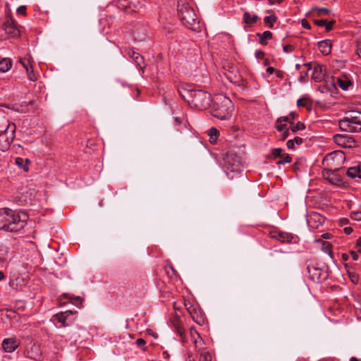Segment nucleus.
I'll return each instance as SVG.
<instances>
[{
	"label": "nucleus",
	"instance_id": "33",
	"mask_svg": "<svg viewBox=\"0 0 361 361\" xmlns=\"http://www.w3.org/2000/svg\"><path fill=\"white\" fill-rule=\"evenodd\" d=\"M199 361H212V355L207 351L200 353Z\"/></svg>",
	"mask_w": 361,
	"mask_h": 361
},
{
	"label": "nucleus",
	"instance_id": "41",
	"mask_svg": "<svg viewBox=\"0 0 361 361\" xmlns=\"http://www.w3.org/2000/svg\"><path fill=\"white\" fill-rule=\"evenodd\" d=\"M135 343H136V345H137L139 348H142L143 350H146V348H145V344H146V341H145L144 339H142V338H138V339H137V341H136V342H135Z\"/></svg>",
	"mask_w": 361,
	"mask_h": 361
},
{
	"label": "nucleus",
	"instance_id": "21",
	"mask_svg": "<svg viewBox=\"0 0 361 361\" xmlns=\"http://www.w3.org/2000/svg\"><path fill=\"white\" fill-rule=\"evenodd\" d=\"M231 70H229V73L227 75V78L231 81L238 82H239L240 79V75L238 71V70L233 67L231 66L229 68Z\"/></svg>",
	"mask_w": 361,
	"mask_h": 361
},
{
	"label": "nucleus",
	"instance_id": "42",
	"mask_svg": "<svg viewBox=\"0 0 361 361\" xmlns=\"http://www.w3.org/2000/svg\"><path fill=\"white\" fill-rule=\"evenodd\" d=\"M278 122L286 123L288 122L290 125L293 124V121L290 120L289 116H282L278 118Z\"/></svg>",
	"mask_w": 361,
	"mask_h": 361
},
{
	"label": "nucleus",
	"instance_id": "15",
	"mask_svg": "<svg viewBox=\"0 0 361 361\" xmlns=\"http://www.w3.org/2000/svg\"><path fill=\"white\" fill-rule=\"evenodd\" d=\"M324 176L325 178L333 185L341 186L343 184L342 178L334 171H327Z\"/></svg>",
	"mask_w": 361,
	"mask_h": 361
},
{
	"label": "nucleus",
	"instance_id": "48",
	"mask_svg": "<svg viewBox=\"0 0 361 361\" xmlns=\"http://www.w3.org/2000/svg\"><path fill=\"white\" fill-rule=\"evenodd\" d=\"M355 248L357 249L358 252L361 253V237H360L355 243Z\"/></svg>",
	"mask_w": 361,
	"mask_h": 361
},
{
	"label": "nucleus",
	"instance_id": "2",
	"mask_svg": "<svg viewBox=\"0 0 361 361\" xmlns=\"http://www.w3.org/2000/svg\"><path fill=\"white\" fill-rule=\"evenodd\" d=\"M27 215L8 208L0 209V230L16 232L23 229L27 224Z\"/></svg>",
	"mask_w": 361,
	"mask_h": 361
},
{
	"label": "nucleus",
	"instance_id": "5",
	"mask_svg": "<svg viewBox=\"0 0 361 361\" xmlns=\"http://www.w3.org/2000/svg\"><path fill=\"white\" fill-rule=\"evenodd\" d=\"M225 171L228 178H234L235 175L243 172V162L240 157L233 151L228 152L224 157Z\"/></svg>",
	"mask_w": 361,
	"mask_h": 361
},
{
	"label": "nucleus",
	"instance_id": "50",
	"mask_svg": "<svg viewBox=\"0 0 361 361\" xmlns=\"http://www.w3.org/2000/svg\"><path fill=\"white\" fill-rule=\"evenodd\" d=\"M357 252H358L353 251V250L350 251V255H351L353 260H355V261H357L358 259L359 256H358Z\"/></svg>",
	"mask_w": 361,
	"mask_h": 361
},
{
	"label": "nucleus",
	"instance_id": "10",
	"mask_svg": "<svg viewBox=\"0 0 361 361\" xmlns=\"http://www.w3.org/2000/svg\"><path fill=\"white\" fill-rule=\"evenodd\" d=\"M118 7L119 8H129L133 11H136L141 8V0H119Z\"/></svg>",
	"mask_w": 361,
	"mask_h": 361
},
{
	"label": "nucleus",
	"instance_id": "24",
	"mask_svg": "<svg viewBox=\"0 0 361 361\" xmlns=\"http://www.w3.org/2000/svg\"><path fill=\"white\" fill-rule=\"evenodd\" d=\"M257 36L259 37V42L262 45H267L268 40L272 38V33L267 30L262 34L257 33Z\"/></svg>",
	"mask_w": 361,
	"mask_h": 361
},
{
	"label": "nucleus",
	"instance_id": "45",
	"mask_svg": "<svg viewBox=\"0 0 361 361\" xmlns=\"http://www.w3.org/2000/svg\"><path fill=\"white\" fill-rule=\"evenodd\" d=\"M283 49L284 52L289 53L293 51V47L289 44L283 45Z\"/></svg>",
	"mask_w": 361,
	"mask_h": 361
},
{
	"label": "nucleus",
	"instance_id": "39",
	"mask_svg": "<svg viewBox=\"0 0 361 361\" xmlns=\"http://www.w3.org/2000/svg\"><path fill=\"white\" fill-rule=\"evenodd\" d=\"M309 99L307 98H300L297 101V106H307L309 104Z\"/></svg>",
	"mask_w": 361,
	"mask_h": 361
},
{
	"label": "nucleus",
	"instance_id": "55",
	"mask_svg": "<svg viewBox=\"0 0 361 361\" xmlns=\"http://www.w3.org/2000/svg\"><path fill=\"white\" fill-rule=\"evenodd\" d=\"M307 70L305 72L304 74L301 73L300 80L301 82H303L305 80V77L307 75Z\"/></svg>",
	"mask_w": 361,
	"mask_h": 361
},
{
	"label": "nucleus",
	"instance_id": "34",
	"mask_svg": "<svg viewBox=\"0 0 361 361\" xmlns=\"http://www.w3.org/2000/svg\"><path fill=\"white\" fill-rule=\"evenodd\" d=\"M290 130L293 133H296L298 130H301L305 128V126L303 123L299 121L295 125H291Z\"/></svg>",
	"mask_w": 361,
	"mask_h": 361
},
{
	"label": "nucleus",
	"instance_id": "18",
	"mask_svg": "<svg viewBox=\"0 0 361 361\" xmlns=\"http://www.w3.org/2000/svg\"><path fill=\"white\" fill-rule=\"evenodd\" d=\"M73 315V312L71 311H66L65 312H60L55 315L56 319H58L59 322L61 323L63 326H68V324L67 322L71 320V317Z\"/></svg>",
	"mask_w": 361,
	"mask_h": 361
},
{
	"label": "nucleus",
	"instance_id": "36",
	"mask_svg": "<svg viewBox=\"0 0 361 361\" xmlns=\"http://www.w3.org/2000/svg\"><path fill=\"white\" fill-rule=\"evenodd\" d=\"M281 157V159L280 161H278L276 162V164H285L291 162L292 159L288 154H283Z\"/></svg>",
	"mask_w": 361,
	"mask_h": 361
},
{
	"label": "nucleus",
	"instance_id": "32",
	"mask_svg": "<svg viewBox=\"0 0 361 361\" xmlns=\"http://www.w3.org/2000/svg\"><path fill=\"white\" fill-rule=\"evenodd\" d=\"M348 276L353 283H357L359 280L358 274L352 269H348Z\"/></svg>",
	"mask_w": 361,
	"mask_h": 361
},
{
	"label": "nucleus",
	"instance_id": "60",
	"mask_svg": "<svg viewBox=\"0 0 361 361\" xmlns=\"http://www.w3.org/2000/svg\"><path fill=\"white\" fill-rule=\"evenodd\" d=\"M175 121L176 123H182V118H179V117H176L175 118Z\"/></svg>",
	"mask_w": 361,
	"mask_h": 361
},
{
	"label": "nucleus",
	"instance_id": "11",
	"mask_svg": "<svg viewBox=\"0 0 361 361\" xmlns=\"http://www.w3.org/2000/svg\"><path fill=\"white\" fill-rule=\"evenodd\" d=\"M4 30L11 37H17L20 35V30L16 23L12 19L4 24Z\"/></svg>",
	"mask_w": 361,
	"mask_h": 361
},
{
	"label": "nucleus",
	"instance_id": "47",
	"mask_svg": "<svg viewBox=\"0 0 361 361\" xmlns=\"http://www.w3.org/2000/svg\"><path fill=\"white\" fill-rule=\"evenodd\" d=\"M314 23L318 25V26H320V27H324V25L326 24V20H314Z\"/></svg>",
	"mask_w": 361,
	"mask_h": 361
},
{
	"label": "nucleus",
	"instance_id": "19",
	"mask_svg": "<svg viewBox=\"0 0 361 361\" xmlns=\"http://www.w3.org/2000/svg\"><path fill=\"white\" fill-rule=\"evenodd\" d=\"M318 49L324 55H328L331 51V42L329 39L322 40L318 42Z\"/></svg>",
	"mask_w": 361,
	"mask_h": 361
},
{
	"label": "nucleus",
	"instance_id": "27",
	"mask_svg": "<svg viewBox=\"0 0 361 361\" xmlns=\"http://www.w3.org/2000/svg\"><path fill=\"white\" fill-rule=\"evenodd\" d=\"M16 164L18 165L20 168L23 169L25 171H28L29 170V160L28 159H24L21 157H17L16 159Z\"/></svg>",
	"mask_w": 361,
	"mask_h": 361
},
{
	"label": "nucleus",
	"instance_id": "38",
	"mask_svg": "<svg viewBox=\"0 0 361 361\" xmlns=\"http://www.w3.org/2000/svg\"><path fill=\"white\" fill-rule=\"evenodd\" d=\"M276 128L279 132H282L288 129L286 127V124L283 122H278V119L276 120Z\"/></svg>",
	"mask_w": 361,
	"mask_h": 361
},
{
	"label": "nucleus",
	"instance_id": "30",
	"mask_svg": "<svg viewBox=\"0 0 361 361\" xmlns=\"http://www.w3.org/2000/svg\"><path fill=\"white\" fill-rule=\"evenodd\" d=\"M312 12L314 15H317L318 16H323L325 15H328L330 11L326 8H314L312 9Z\"/></svg>",
	"mask_w": 361,
	"mask_h": 361
},
{
	"label": "nucleus",
	"instance_id": "35",
	"mask_svg": "<svg viewBox=\"0 0 361 361\" xmlns=\"http://www.w3.org/2000/svg\"><path fill=\"white\" fill-rule=\"evenodd\" d=\"M276 20V17L274 16H266L264 19V23L269 26L273 27V23Z\"/></svg>",
	"mask_w": 361,
	"mask_h": 361
},
{
	"label": "nucleus",
	"instance_id": "14",
	"mask_svg": "<svg viewBox=\"0 0 361 361\" xmlns=\"http://www.w3.org/2000/svg\"><path fill=\"white\" fill-rule=\"evenodd\" d=\"M126 54L128 57L133 59L137 68L142 70L144 69V66H142V65L144 63L143 57L139 53L136 52L133 49H130L127 50Z\"/></svg>",
	"mask_w": 361,
	"mask_h": 361
},
{
	"label": "nucleus",
	"instance_id": "52",
	"mask_svg": "<svg viewBox=\"0 0 361 361\" xmlns=\"http://www.w3.org/2000/svg\"><path fill=\"white\" fill-rule=\"evenodd\" d=\"M344 232L347 235H350L353 232V228L351 227H345L344 228Z\"/></svg>",
	"mask_w": 361,
	"mask_h": 361
},
{
	"label": "nucleus",
	"instance_id": "59",
	"mask_svg": "<svg viewBox=\"0 0 361 361\" xmlns=\"http://www.w3.org/2000/svg\"><path fill=\"white\" fill-rule=\"evenodd\" d=\"M349 258V256L347 254H343L342 255V259L344 260V261H347Z\"/></svg>",
	"mask_w": 361,
	"mask_h": 361
},
{
	"label": "nucleus",
	"instance_id": "56",
	"mask_svg": "<svg viewBox=\"0 0 361 361\" xmlns=\"http://www.w3.org/2000/svg\"><path fill=\"white\" fill-rule=\"evenodd\" d=\"M276 71L273 68V67H268L267 68V72L269 74H272L274 73V72H276Z\"/></svg>",
	"mask_w": 361,
	"mask_h": 361
},
{
	"label": "nucleus",
	"instance_id": "64",
	"mask_svg": "<svg viewBox=\"0 0 361 361\" xmlns=\"http://www.w3.org/2000/svg\"><path fill=\"white\" fill-rule=\"evenodd\" d=\"M350 361H359L357 358H356L355 357H352L350 359Z\"/></svg>",
	"mask_w": 361,
	"mask_h": 361
},
{
	"label": "nucleus",
	"instance_id": "6",
	"mask_svg": "<svg viewBox=\"0 0 361 361\" xmlns=\"http://www.w3.org/2000/svg\"><path fill=\"white\" fill-rule=\"evenodd\" d=\"M15 131L16 125L13 123H8L4 130L0 131V150L4 152L9 148L14 139Z\"/></svg>",
	"mask_w": 361,
	"mask_h": 361
},
{
	"label": "nucleus",
	"instance_id": "61",
	"mask_svg": "<svg viewBox=\"0 0 361 361\" xmlns=\"http://www.w3.org/2000/svg\"><path fill=\"white\" fill-rule=\"evenodd\" d=\"M323 246L326 247V249H329L331 247V245L328 242H324Z\"/></svg>",
	"mask_w": 361,
	"mask_h": 361
},
{
	"label": "nucleus",
	"instance_id": "1",
	"mask_svg": "<svg viewBox=\"0 0 361 361\" xmlns=\"http://www.w3.org/2000/svg\"><path fill=\"white\" fill-rule=\"evenodd\" d=\"M180 96L192 107L198 110L209 108L212 103V96L203 90H193L190 85L178 87Z\"/></svg>",
	"mask_w": 361,
	"mask_h": 361
},
{
	"label": "nucleus",
	"instance_id": "25",
	"mask_svg": "<svg viewBox=\"0 0 361 361\" xmlns=\"http://www.w3.org/2000/svg\"><path fill=\"white\" fill-rule=\"evenodd\" d=\"M259 19L258 16L254 14L251 15L249 12L245 11L243 13V20L247 25H252Z\"/></svg>",
	"mask_w": 361,
	"mask_h": 361
},
{
	"label": "nucleus",
	"instance_id": "54",
	"mask_svg": "<svg viewBox=\"0 0 361 361\" xmlns=\"http://www.w3.org/2000/svg\"><path fill=\"white\" fill-rule=\"evenodd\" d=\"M302 25L303 27H305L307 29H310V26L309 23L305 20H303L302 21Z\"/></svg>",
	"mask_w": 361,
	"mask_h": 361
},
{
	"label": "nucleus",
	"instance_id": "46",
	"mask_svg": "<svg viewBox=\"0 0 361 361\" xmlns=\"http://www.w3.org/2000/svg\"><path fill=\"white\" fill-rule=\"evenodd\" d=\"M281 133V140H285L288 136H289V129H286V130H283Z\"/></svg>",
	"mask_w": 361,
	"mask_h": 361
},
{
	"label": "nucleus",
	"instance_id": "28",
	"mask_svg": "<svg viewBox=\"0 0 361 361\" xmlns=\"http://www.w3.org/2000/svg\"><path fill=\"white\" fill-rule=\"evenodd\" d=\"M337 83L338 86L343 90H348V87L351 85L350 81L347 78H337Z\"/></svg>",
	"mask_w": 361,
	"mask_h": 361
},
{
	"label": "nucleus",
	"instance_id": "20",
	"mask_svg": "<svg viewBox=\"0 0 361 361\" xmlns=\"http://www.w3.org/2000/svg\"><path fill=\"white\" fill-rule=\"evenodd\" d=\"M12 67L11 60L8 58H0V72L6 73Z\"/></svg>",
	"mask_w": 361,
	"mask_h": 361
},
{
	"label": "nucleus",
	"instance_id": "57",
	"mask_svg": "<svg viewBox=\"0 0 361 361\" xmlns=\"http://www.w3.org/2000/svg\"><path fill=\"white\" fill-rule=\"evenodd\" d=\"M290 118H290V120H292V121H293V120L295 118V117H297V116H298V115H297V114H296V113H295V112H293V111H291V112L290 113Z\"/></svg>",
	"mask_w": 361,
	"mask_h": 361
},
{
	"label": "nucleus",
	"instance_id": "31",
	"mask_svg": "<svg viewBox=\"0 0 361 361\" xmlns=\"http://www.w3.org/2000/svg\"><path fill=\"white\" fill-rule=\"evenodd\" d=\"M219 133L218 130L214 128H212L208 130V135L210 137V142L211 143H215L216 140V135Z\"/></svg>",
	"mask_w": 361,
	"mask_h": 361
},
{
	"label": "nucleus",
	"instance_id": "63",
	"mask_svg": "<svg viewBox=\"0 0 361 361\" xmlns=\"http://www.w3.org/2000/svg\"><path fill=\"white\" fill-rule=\"evenodd\" d=\"M302 65L296 64V65H295V68H296L297 70H300V68H302Z\"/></svg>",
	"mask_w": 361,
	"mask_h": 361
},
{
	"label": "nucleus",
	"instance_id": "37",
	"mask_svg": "<svg viewBox=\"0 0 361 361\" xmlns=\"http://www.w3.org/2000/svg\"><path fill=\"white\" fill-rule=\"evenodd\" d=\"M20 63L22 64V66L26 70L27 72L30 71V68H31V63L29 59H21L20 60Z\"/></svg>",
	"mask_w": 361,
	"mask_h": 361
},
{
	"label": "nucleus",
	"instance_id": "9",
	"mask_svg": "<svg viewBox=\"0 0 361 361\" xmlns=\"http://www.w3.org/2000/svg\"><path fill=\"white\" fill-rule=\"evenodd\" d=\"M269 236L271 238L275 239L282 243H291L294 238V235L292 233L277 230L270 231Z\"/></svg>",
	"mask_w": 361,
	"mask_h": 361
},
{
	"label": "nucleus",
	"instance_id": "17",
	"mask_svg": "<svg viewBox=\"0 0 361 361\" xmlns=\"http://www.w3.org/2000/svg\"><path fill=\"white\" fill-rule=\"evenodd\" d=\"M346 174L353 179L357 178L361 179V164L350 167L347 170Z\"/></svg>",
	"mask_w": 361,
	"mask_h": 361
},
{
	"label": "nucleus",
	"instance_id": "8",
	"mask_svg": "<svg viewBox=\"0 0 361 361\" xmlns=\"http://www.w3.org/2000/svg\"><path fill=\"white\" fill-rule=\"evenodd\" d=\"M338 126L341 130L346 133H355L361 131V126L357 125L356 123L345 118V116L338 121Z\"/></svg>",
	"mask_w": 361,
	"mask_h": 361
},
{
	"label": "nucleus",
	"instance_id": "62",
	"mask_svg": "<svg viewBox=\"0 0 361 361\" xmlns=\"http://www.w3.org/2000/svg\"><path fill=\"white\" fill-rule=\"evenodd\" d=\"M357 54L360 58H361V48L358 47L356 51Z\"/></svg>",
	"mask_w": 361,
	"mask_h": 361
},
{
	"label": "nucleus",
	"instance_id": "23",
	"mask_svg": "<svg viewBox=\"0 0 361 361\" xmlns=\"http://www.w3.org/2000/svg\"><path fill=\"white\" fill-rule=\"evenodd\" d=\"M308 272L312 280L319 281L321 279L322 270L316 267H307Z\"/></svg>",
	"mask_w": 361,
	"mask_h": 361
},
{
	"label": "nucleus",
	"instance_id": "4",
	"mask_svg": "<svg viewBox=\"0 0 361 361\" xmlns=\"http://www.w3.org/2000/svg\"><path fill=\"white\" fill-rule=\"evenodd\" d=\"M210 107L213 116L219 120H226L230 118L233 110V104L229 98L220 94L213 99Z\"/></svg>",
	"mask_w": 361,
	"mask_h": 361
},
{
	"label": "nucleus",
	"instance_id": "53",
	"mask_svg": "<svg viewBox=\"0 0 361 361\" xmlns=\"http://www.w3.org/2000/svg\"><path fill=\"white\" fill-rule=\"evenodd\" d=\"M264 52L262 51H256L255 53V56L257 59H260V58H262L264 56Z\"/></svg>",
	"mask_w": 361,
	"mask_h": 361
},
{
	"label": "nucleus",
	"instance_id": "58",
	"mask_svg": "<svg viewBox=\"0 0 361 361\" xmlns=\"http://www.w3.org/2000/svg\"><path fill=\"white\" fill-rule=\"evenodd\" d=\"M276 76H277L278 78H283V72H282V71H276Z\"/></svg>",
	"mask_w": 361,
	"mask_h": 361
},
{
	"label": "nucleus",
	"instance_id": "40",
	"mask_svg": "<svg viewBox=\"0 0 361 361\" xmlns=\"http://www.w3.org/2000/svg\"><path fill=\"white\" fill-rule=\"evenodd\" d=\"M283 152V149L281 148H274L271 149V156L274 158L282 157L281 153Z\"/></svg>",
	"mask_w": 361,
	"mask_h": 361
},
{
	"label": "nucleus",
	"instance_id": "7",
	"mask_svg": "<svg viewBox=\"0 0 361 361\" xmlns=\"http://www.w3.org/2000/svg\"><path fill=\"white\" fill-rule=\"evenodd\" d=\"M336 144L344 148H354L357 146L355 140L350 135L336 134L333 137Z\"/></svg>",
	"mask_w": 361,
	"mask_h": 361
},
{
	"label": "nucleus",
	"instance_id": "16",
	"mask_svg": "<svg viewBox=\"0 0 361 361\" xmlns=\"http://www.w3.org/2000/svg\"><path fill=\"white\" fill-rule=\"evenodd\" d=\"M345 118H348L361 126V111L350 110L345 112Z\"/></svg>",
	"mask_w": 361,
	"mask_h": 361
},
{
	"label": "nucleus",
	"instance_id": "13",
	"mask_svg": "<svg viewBox=\"0 0 361 361\" xmlns=\"http://www.w3.org/2000/svg\"><path fill=\"white\" fill-rule=\"evenodd\" d=\"M2 348L6 353H13L18 347V343L14 338H8L3 340Z\"/></svg>",
	"mask_w": 361,
	"mask_h": 361
},
{
	"label": "nucleus",
	"instance_id": "49",
	"mask_svg": "<svg viewBox=\"0 0 361 361\" xmlns=\"http://www.w3.org/2000/svg\"><path fill=\"white\" fill-rule=\"evenodd\" d=\"M27 73V75H28V78L32 80V81H35L36 80V76L35 75V74L33 73V71L31 69Z\"/></svg>",
	"mask_w": 361,
	"mask_h": 361
},
{
	"label": "nucleus",
	"instance_id": "22",
	"mask_svg": "<svg viewBox=\"0 0 361 361\" xmlns=\"http://www.w3.org/2000/svg\"><path fill=\"white\" fill-rule=\"evenodd\" d=\"M8 258V247L5 245H0V264L6 263Z\"/></svg>",
	"mask_w": 361,
	"mask_h": 361
},
{
	"label": "nucleus",
	"instance_id": "12",
	"mask_svg": "<svg viewBox=\"0 0 361 361\" xmlns=\"http://www.w3.org/2000/svg\"><path fill=\"white\" fill-rule=\"evenodd\" d=\"M312 70V78L316 82H321L324 78L323 66L319 64L314 65L312 68L309 67L307 71Z\"/></svg>",
	"mask_w": 361,
	"mask_h": 361
},
{
	"label": "nucleus",
	"instance_id": "43",
	"mask_svg": "<svg viewBox=\"0 0 361 361\" xmlns=\"http://www.w3.org/2000/svg\"><path fill=\"white\" fill-rule=\"evenodd\" d=\"M17 13L18 14H21L23 16L26 15V6H20L17 8Z\"/></svg>",
	"mask_w": 361,
	"mask_h": 361
},
{
	"label": "nucleus",
	"instance_id": "29",
	"mask_svg": "<svg viewBox=\"0 0 361 361\" xmlns=\"http://www.w3.org/2000/svg\"><path fill=\"white\" fill-rule=\"evenodd\" d=\"M66 297L69 299L71 303H73L77 307H80L83 301V299L80 296L67 295Z\"/></svg>",
	"mask_w": 361,
	"mask_h": 361
},
{
	"label": "nucleus",
	"instance_id": "44",
	"mask_svg": "<svg viewBox=\"0 0 361 361\" xmlns=\"http://www.w3.org/2000/svg\"><path fill=\"white\" fill-rule=\"evenodd\" d=\"M351 217L356 221H360L361 220V212H353L351 214Z\"/></svg>",
	"mask_w": 361,
	"mask_h": 361
},
{
	"label": "nucleus",
	"instance_id": "51",
	"mask_svg": "<svg viewBox=\"0 0 361 361\" xmlns=\"http://www.w3.org/2000/svg\"><path fill=\"white\" fill-rule=\"evenodd\" d=\"M332 25H333V22L328 23V22L326 21V25H324V26H325V27H326V31H329V30H331V28H332Z\"/></svg>",
	"mask_w": 361,
	"mask_h": 361
},
{
	"label": "nucleus",
	"instance_id": "3",
	"mask_svg": "<svg viewBox=\"0 0 361 361\" xmlns=\"http://www.w3.org/2000/svg\"><path fill=\"white\" fill-rule=\"evenodd\" d=\"M178 14L183 25L194 32L201 30L200 22L197 17L195 10L186 3L178 4Z\"/></svg>",
	"mask_w": 361,
	"mask_h": 361
},
{
	"label": "nucleus",
	"instance_id": "26",
	"mask_svg": "<svg viewBox=\"0 0 361 361\" xmlns=\"http://www.w3.org/2000/svg\"><path fill=\"white\" fill-rule=\"evenodd\" d=\"M303 142V139L300 137H295L293 139L288 140L286 142V146L288 149H294L295 145H300Z\"/></svg>",
	"mask_w": 361,
	"mask_h": 361
}]
</instances>
